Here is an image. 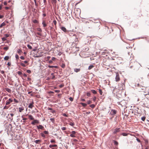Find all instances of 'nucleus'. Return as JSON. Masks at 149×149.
Wrapping results in <instances>:
<instances>
[{
    "label": "nucleus",
    "mask_w": 149,
    "mask_h": 149,
    "mask_svg": "<svg viewBox=\"0 0 149 149\" xmlns=\"http://www.w3.org/2000/svg\"><path fill=\"white\" fill-rule=\"evenodd\" d=\"M37 127L38 129H40L41 130H44V127L41 125H39L37 126Z\"/></svg>",
    "instance_id": "8"
},
{
    "label": "nucleus",
    "mask_w": 149,
    "mask_h": 149,
    "mask_svg": "<svg viewBox=\"0 0 149 149\" xmlns=\"http://www.w3.org/2000/svg\"><path fill=\"white\" fill-rule=\"evenodd\" d=\"M99 93H100V95H102V90L100 89H99Z\"/></svg>",
    "instance_id": "41"
},
{
    "label": "nucleus",
    "mask_w": 149,
    "mask_h": 149,
    "mask_svg": "<svg viewBox=\"0 0 149 149\" xmlns=\"http://www.w3.org/2000/svg\"><path fill=\"white\" fill-rule=\"evenodd\" d=\"M64 86V84H62L60 85L59 86L60 88H62Z\"/></svg>",
    "instance_id": "48"
},
{
    "label": "nucleus",
    "mask_w": 149,
    "mask_h": 149,
    "mask_svg": "<svg viewBox=\"0 0 149 149\" xmlns=\"http://www.w3.org/2000/svg\"><path fill=\"white\" fill-rule=\"evenodd\" d=\"M33 104L34 102H32V103L29 104L28 106V107L31 109H32L33 107L34 106V105H33Z\"/></svg>",
    "instance_id": "9"
},
{
    "label": "nucleus",
    "mask_w": 149,
    "mask_h": 149,
    "mask_svg": "<svg viewBox=\"0 0 149 149\" xmlns=\"http://www.w3.org/2000/svg\"><path fill=\"white\" fill-rule=\"evenodd\" d=\"M20 58L22 60H24V58L23 56H21L20 57Z\"/></svg>",
    "instance_id": "64"
},
{
    "label": "nucleus",
    "mask_w": 149,
    "mask_h": 149,
    "mask_svg": "<svg viewBox=\"0 0 149 149\" xmlns=\"http://www.w3.org/2000/svg\"><path fill=\"white\" fill-rule=\"evenodd\" d=\"M6 25V24L4 22H3L0 25V28H2L3 26H5Z\"/></svg>",
    "instance_id": "19"
},
{
    "label": "nucleus",
    "mask_w": 149,
    "mask_h": 149,
    "mask_svg": "<svg viewBox=\"0 0 149 149\" xmlns=\"http://www.w3.org/2000/svg\"><path fill=\"white\" fill-rule=\"evenodd\" d=\"M61 29L63 31L65 32L67 31V30L65 27H61Z\"/></svg>",
    "instance_id": "14"
},
{
    "label": "nucleus",
    "mask_w": 149,
    "mask_h": 149,
    "mask_svg": "<svg viewBox=\"0 0 149 149\" xmlns=\"http://www.w3.org/2000/svg\"><path fill=\"white\" fill-rule=\"evenodd\" d=\"M2 39L3 41H4L6 40V38L4 37L2 38Z\"/></svg>",
    "instance_id": "60"
},
{
    "label": "nucleus",
    "mask_w": 149,
    "mask_h": 149,
    "mask_svg": "<svg viewBox=\"0 0 149 149\" xmlns=\"http://www.w3.org/2000/svg\"><path fill=\"white\" fill-rule=\"evenodd\" d=\"M90 107H91L92 108H94L95 107V105H94V104H91L90 106Z\"/></svg>",
    "instance_id": "33"
},
{
    "label": "nucleus",
    "mask_w": 149,
    "mask_h": 149,
    "mask_svg": "<svg viewBox=\"0 0 149 149\" xmlns=\"http://www.w3.org/2000/svg\"><path fill=\"white\" fill-rule=\"evenodd\" d=\"M9 49V47H5L3 48V49L6 50H8Z\"/></svg>",
    "instance_id": "35"
},
{
    "label": "nucleus",
    "mask_w": 149,
    "mask_h": 149,
    "mask_svg": "<svg viewBox=\"0 0 149 149\" xmlns=\"http://www.w3.org/2000/svg\"><path fill=\"white\" fill-rule=\"evenodd\" d=\"M33 22L35 23H38V21L36 19H34L33 20Z\"/></svg>",
    "instance_id": "29"
},
{
    "label": "nucleus",
    "mask_w": 149,
    "mask_h": 149,
    "mask_svg": "<svg viewBox=\"0 0 149 149\" xmlns=\"http://www.w3.org/2000/svg\"><path fill=\"white\" fill-rule=\"evenodd\" d=\"M119 87L118 88V89H116V88H115L113 90V92H114L117 91H118L119 92H121V91L123 90V85L122 84H118Z\"/></svg>",
    "instance_id": "1"
},
{
    "label": "nucleus",
    "mask_w": 149,
    "mask_h": 149,
    "mask_svg": "<svg viewBox=\"0 0 149 149\" xmlns=\"http://www.w3.org/2000/svg\"><path fill=\"white\" fill-rule=\"evenodd\" d=\"M116 81L118 82L120 80L119 75L118 73H116V77H115Z\"/></svg>",
    "instance_id": "4"
},
{
    "label": "nucleus",
    "mask_w": 149,
    "mask_h": 149,
    "mask_svg": "<svg viewBox=\"0 0 149 149\" xmlns=\"http://www.w3.org/2000/svg\"><path fill=\"white\" fill-rule=\"evenodd\" d=\"M116 113V111L114 110H112L111 111L110 113L112 115H114Z\"/></svg>",
    "instance_id": "12"
},
{
    "label": "nucleus",
    "mask_w": 149,
    "mask_h": 149,
    "mask_svg": "<svg viewBox=\"0 0 149 149\" xmlns=\"http://www.w3.org/2000/svg\"><path fill=\"white\" fill-rule=\"evenodd\" d=\"M76 132L75 131H72L71 134L70 135V136L72 137H76Z\"/></svg>",
    "instance_id": "5"
},
{
    "label": "nucleus",
    "mask_w": 149,
    "mask_h": 149,
    "mask_svg": "<svg viewBox=\"0 0 149 149\" xmlns=\"http://www.w3.org/2000/svg\"><path fill=\"white\" fill-rule=\"evenodd\" d=\"M113 141L115 145H118V143L117 141Z\"/></svg>",
    "instance_id": "34"
},
{
    "label": "nucleus",
    "mask_w": 149,
    "mask_h": 149,
    "mask_svg": "<svg viewBox=\"0 0 149 149\" xmlns=\"http://www.w3.org/2000/svg\"><path fill=\"white\" fill-rule=\"evenodd\" d=\"M94 67V65H91L88 67V69L89 70H90L92 68H93Z\"/></svg>",
    "instance_id": "22"
},
{
    "label": "nucleus",
    "mask_w": 149,
    "mask_h": 149,
    "mask_svg": "<svg viewBox=\"0 0 149 149\" xmlns=\"http://www.w3.org/2000/svg\"><path fill=\"white\" fill-rule=\"evenodd\" d=\"M92 102L90 100H88L87 101V104H91Z\"/></svg>",
    "instance_id": "54"
},
{
    "label": "nucleus",
    "mask_w": 149,
    "mask_h": 149,
    "mask_svg": "<svg viewBox=\"0 0 149 149\" xmlns=\"http://www.w3.org/2000/svg\"><path fill=\"white\" fill-rule=\"evenodd\" d=\"M15 58L17 59H19V56L17 54H16L15 56Z\"/></svg>",
    "instance_id": "53"
},
{
    "label": "nucleus",
    "mask_w": 149,
    "mask_h": 149,
    "mask_svg": "<svg viewBox=\"0 0 149 149\" xmlns=\"http://www.w3.org/2000/svg\"><path fill=\"white\" fill-rule=\"evenodd\" d=\"M48 93L49 94H52V93H54V92L52 91H49Z\"/></svg>",
    "instance_id": "62"
},
{
    "label": "nucleus",
    "mask_w": 149,
    "mask_h": 149,
    "mask_svg": "<svg viewBox=\"0 0 149 149\" xmlns=\"http://www.w3.org/2000/svg\"><path fill=\"white\" fill-rule=\"evenodd\" d=\"M26 72L29 73H31V71L30 70H26Z\"/></svg>",
    "instance_id": "51"
},
{
    "label": "nucleus",
    "mask_w": 149,
    "mask_h": 149,
    "mask_svg": "<svg viewBox=\"0 0 149 149\" xmlns=\"http://www.w3.org/2000/svg\"><path fill=\"white\" fill-rule=\"evenodd\" d=\"M80 69L79 68H75L74 69V72H79L80 71Z\"/></svg>",
    "instance_id": "20"
},
{
    "label": "nucleus",
    "mask_w": 149,
    "mask_h": 149,
    "mask_svg": "<svg viewBox=\"0 0 149 149\" xmlns=\"http://www.w3.org/2000/svg\"><path fill=\"white\" fill-rule=\"evenodd\" d=\"M20 64L21 65H22V66L23 67H25L26 65H25V64H24V63H20Z\"/></svg>",
    "instance_id": "30"
},
{
    "label": "nucleus",
    "mask_w": 149,
    "mask_h": 149,
    "mask_svg": "<svg viewBox=\"0 0 149 149\" xmlns=\"http://www.w3.org/2000/svg\"><path fill=\"white\" fill-rule=\"evenodd\" d=\"M29 118L31 120H33L34 119L33 116L31 115H29Z\"/></svg>",
    "instance_id": "21"
},
{
    "label": "nucleus",
    "mask_w": 149,
    "mask_h": 149,
    "mask_svg": "<svg viewBox=\"0 0 149 149\" xmlns=\"http://www.w3.org/2000/svg\"><path fill=\"white\" fill-rule=\"evenodd\" d=\"M5 37V38H7L9 36V35L7 34H5L4 35Z\"/></svg>",
    "instance_id": "56"
},
{
    "label": "nucleus",
    "mask_w": 149,
    "mask_h": 149,
    "mask_svg": "<svg viewBox=\"0 0 149 149\" xmlns=\"http://www.w3.org/2000/svg\"><path fill=\"white\" fill-rule=\"evenodd\" d=\"M69 124L70 125L72 126H73L74 125V123L72 122H70L69 123Z\"/></svg>",
    "instance_id": "40"
},
{
    "label": "nucleus",
    "mask_w": 149,
    "mask_h": 149,
    "mask_svg": "<svg viewBox=\"0 0 149 149\" xmlns=\"http://www.w3.org/2000/svg\"><path fill=\"white\" fill-rule=\"evenodd\" d=\"M5 89L7 91L8 93H10L11 92V90L8 88H5Z\"/></svg>",
    "instance_id": "18"
},
{
    "label": "nucleus",
    "mask_w": 149,
    "mask_h": 149,
    "mask_svg": "<svg viewBox=\"0 0 149 149\" xmlns=\"http://www.w3.org/2000/svg\"><path fill=\"white\" fill-rule=\"evenodd\" d=\"M37 29L38 31L40 32H41L42 31L41 29L40 28H38Z\"/></svg>",
    "instance_id": "55"
},
{
    "label": "nucleus",
    "mask_w": 149,
    "mask_h": 149,
    "mask_svg": "<svg viewBox=\"0 0 149 149\" xmlns=\"http://www.w3.org/2000/svg\"><path fill=\"white\" fill-rule=\"evenodd\" d=\"M61 66L62 68H64L65 67V65L64 63H62Z\"/></svg>",
    "instance_id": "42"
},
{
    "label": "nucleus",
    "mask_w": 149,
    "mask_h": 149,
    "mask_svg": "<svg viewBox=\"0 0 149 149\" xmlns=\"http://www.w3.org/2000/svg\"><path fill=\"white\" fill-rule=\"evenodd\" d=\"M27 47H28L30 49H32V47L29 45H27Z\"/></svg>",
    "instance_id": "31"
},
{
    "label": "nucleus",
    "mask_w": 149,
    "mask_h": 149,
    "mask_svg": "<svg viewBox=\"0 0 149 149\" xmlns=\"http://www.w3.org/2000/svg\"><path fill=\"white\" fill-rule=\"evenodd\" d=\"M120 130V128H116L113 130V133L114 134H116L117 133L119 132Z\"/></svg>",
    "instance_id": "2"
},
{
    "label": "nucleus",
    "mask_w": 149,
    "mask_h": 149,
    "mask_svg": "<svg viewBox=\"0 0 149 149\" xmlns=\"http://www.w3.org/2000/svg\"><path fill=\"white\" fill-rule=\"evenodd\" d=\"M51 75H52V77L51 78L52 79H54L55 78V76L54 75L53 73H52Z\"/></svg>",
    "instance_id": "36"
},
{
    "label": "nucleus",
    "mask_w": 149,
    "mask_h": 149,
    "mask_svg": "<svg viewBox=\"0 0 149 149\" xmlns=\"http://www.w3.org/2000/svg\"><path fill=\"white\" fill-rule=\"evenodd\" d=\"M48 110H50V112H51L52 113H54L55 112V111L54 110L50 108L49 107L48 108Z\"/></svg>",
    "instance_id": "11"
},
{
    "label": "nucleus",
    "mask_w": 149,
    "mask_h": 149,
    "mask_svg": "<svg viewBox=\"0 0 149 149\" xmlns=\"http://www.w3.org/2000/svg\"><path fill=\"white\" fill-rule=\"evenodd\" d=\"M134 69L136 70H138L139 68L140 67V65L138 63H136L134 66Z\"/></svg>",
    "instance_id": "6"
},
{
    "label": "nucleus",
    "mask_w": 149,
    "mask_h": 149,
    "mask_svg": "<svg viewBox=\"0 0 149 149\" xmlns=\"http://www.w3.org/2000/svg\"><path fill=\"white\" fill-rule=\"evenodd\" d=\"M86 95L87 96H90L91 95V94L89 93H86Z\"/></svg>",
    "instance_id": "58"
},
{
    "label": "nucleus",
    "mask_w": 149,
    "mask_h": 149,
    "mask_svg": "<svg viewBox=\"0 0 149 149\" xmlns=\"http://www.w3.org/2000/svg\"><path fill=\"white\" fill-rule=\"evenodd\" d=\"M10 115L12 117V120H13V116H14V114L13 113H10Z\"/></svg>",
    "instance_id": "57"
},
{
    "label": "nucleus",
    "mask_w": 149,
    "mask_h": 149,
    "mask_svg": "<svg viewBox=\"0 0 149 149\" xmlns=\"http://www.w3.org/2000/svg\"><path fill=\"white\" fill-rule=\"evenodd\" d=\"M42 24L43 27H45L47 26V24L46 23L45 21L44 20L43 21Z\"/></svg>",
    "instance_id": "10"
},
{
    "label": "nucleus",
    "mask_w": 149,
    "mask_h": 149,
    "mask_svg": "<svg viewBox=\"0 0 149 149\" xmlns=\"http://www.w3.org/2000/svg\"><path fill=\"white\" fill-rule=\"evenodd\" d=\"M41 135L43 137L45 138V136L44 134V133H41Z\"/></svg>",
    "instance_id": "39"
},
{
    "label": "nucleus",
    "mask_w": 149,
    "mask_h": 149,
    "mask_svg": "<svg viewBox=\"0 0 149 149\" xmlns=\"http://www.w3.org/2000/svg\"><path fill=\"white\" fill-rule=\"evenodd\" d=\"M55 92L56 93H58L60 92V91L59 90H55Z\"/></svg>",
    "instance_id": "63"
},
{
    "label": "nucleus",
    "mask_w": 149,
    "mask_h": 149,
    "mask_svg": "<svg viewBox=\"0 0 149 149\" xmlns=\"http://www.w3.org/2000/svg\"><path fill=\"white\" fill-rule=\"evenodd\" d=\"M121 134L124 136H127L128 134L127 133H122Z\"/></svg>",
    "instance_id": "28"
},
{
    "label": "nucleus",
    "mask_w": 149,
    "mask_h": 149,
    "mask_svg": "<svg viewBox=\"0 0 149 149\" xmlns=\"http://www.w3.org/2000/svg\"><path fill=\"white\" fill-rule=\"evenodd\" d=\"M143 95H149V93L148 92V93H146L145 92H144L143 93Z\"/></svg>",
    "instance_id": "50"
},
{
    "label": "nucleus",
    "mask_w": 149,
    "mask_h": 149,
    "mask_svg": "<svg viewBox=\"0 0 149 149\" xmlns=\"http://www.w3.org/2000/svg\"><path fill=\"white\" fill-rule=\"evenodd\" d=\"M14 102H15V103H18L19 102H18V101L17 100H16L15 99V98H14Z\"/></svg>",
    "instance_id": "44"
},
{
    "label": "nucleus",
    "mask_w": 149,
    "mask_h": 149,
    "mask_svg": "<svg viewBox=\"0 0 149 149\" xmlns=\"http://www.w3.org/2000/svg\"><path fill=\"white\" fill-rule=\"evenodd\" d=\"M146 119V117H143L141 118V120L143 121H144Z\"/></svg>",
    "instance_id": "37"
},
{
    "label": "nucleus",
    "mask_w": 149,
    "mask_h": 149,
    "mask_svg": "<svg viewBox=\"0 0 149 149\" xmlns=\"http://www.w3.org/2000/svg\"><path fill=\"white\" fill-rule=\"evenodd\" d=\"M81 104L82 105V106L84 107H86L87 106V104L85 103H81Z\"/></svg>",
    "instance_id": "26"
},
{
    "label": "nucleus",
    "mask_w": 149,
    "mask_h": 149,
    "mask_svg": "<svg viewBox=\"0 0 149 149\" xmlns=\"http://www.w3.org/2000/svg\"><path fill=\"white\" fill-rule=\"evenodd\" d=\"M61 129L63 130H65L66 129V127H63L61 128Z\"/></svg>",
    "instance_id": "47"
},
{
    "label": "nucleus",
    "mask_w": 149,
    "mask_h": 149,
    "mask_svg": "<svg viewBox=\"0 0 149 149\" xmlns=\"http://www.w3.org/2000/svg\"><path fill=\"white\" fill-rule=\"evenodd\" d=\"M69 99L70 100V101H73V98L72 97H70L69 98Z\"/></svg>",
    "instance_id": "61"
},
{
    "label": "nucleus",
    "mask_w": 149,
    "mask_h": 149,
    "mask_svg": "<svg viewBox=\"0 0 149 149\" xmlns=\"http://www.w3.org/2000/svg\"><path fill=\"white\" fill-rule=\"evenodd\" d=\"M49 147L50 148H56V147H57V145H56V144H55V145H50L49 146Z\"/></svg>",
    "instance_id": "13"
},
{
    "label": "nucleus",
    "mask_w": 149,
    "mask_h": 149,
    "mask_svg": "<svg viewBox=\"0 0 149 149\" xmlns=\"http://www.w3.org/2000/svg\"><path fill=\"white\" fill-rule=\"evenodd\" d=\"M48 67L49 68H58V66H53V65H49Z\"/></svg>",
    "instance_id": "16"
},
{
    "label": "nucleus",
    "mask_w": 149,
    "mask_h": 149,
    "mask_svg": "<svg viewBox=\"0 0 149 149\" xmlns=\"http://www.w3.org/2000/svg\"><path fill=\"white\" fill-rule=\"evenodd\" d=\"M13 100V98H10L8 100H7L6 102V105H8L10 104L11 102H12Z\"/></svg>",
    "instance_id": "3"
},
{
    "label": "nucleus",
    "mask_w": 149,
    "mask_h": 149,
    "mask_svg": "<svg viewBox=\"0 0 149 149\" xmlns=\"http://www.w3.org/2000/svg\"><path fill=\"white\" fill-rule=\"evenodd\" d=\"M91 92L93 94H96L97 93V92L96 91H95V90H91Z\"/></svg>",
    "instance_id": "25"
},
{
    "label": "nucleus",
    "mask_w": 149,
    "mask_h": 149,
    "mask_svg": "<svg viewBox=\"0 0 149 149\" xmlns=\"http://www.w3.org/2000/svg\"><path fill=\"white\" fill-rule=\"evenodd\" d=\"M52 24H54V25L56 26V21L55 20L53 21Z\"/></svg>",
    "instance_id": "32"
},
{
    "label": "nucleus",
    "mask_w": 149,
    "mask_h": 149,
    "mask_svg": "<svg viewBox=\"0 0 149 149\" xmlns=\"http://www.w3.org/2000/svg\"><path fill=\"white\" fill-rule=\"evenodd\" d=\"M11 63L10 62H8V63L7 65H8V66H11Z\"/></svg>",
    "instance_id": "49"
},
{
    "label": "nucleus",
    "mask_w": 149,
    "mask_h": 149,
    "mask_svg": "<svg viewBox=\"0 0 149 149\" xmlns=\"http://www.w3.org/2000/svg\"><path fill=\"white\" fill-rule=\"evenodd\" d=\"M4 59L5 60H8L9 59V57L8 56H6Z\"/></svg>",
    "instance_id": "24"
},
{
    "label": "nucleus",
    "mask_w": 149,
    "mask_h": 149,
    "mask_svg": "<svg viewBox=\"0 0 149 149\" xmlns=\"http://www.w3.org/2000/svg\"><path fill=\"white\" fill-rule=\"evenodd\" d=\"M50 120L51 122L53 123H54V119L53 118H51L50 119Z\"/></svg>",
    "instance_id": "38"
},
{
    "label": "nucleus",
    "mask_w": 149,
    "mask_h": 149,
    "mask_svg": "<svg viewBox=\"0 0 149 149\" xmlns=\"http://www.w3.org/2000/svg\"><path fill=\"white\" fill-rule=\"evenodd\" d=\"M50 142L52 143H56L55 140H53V139L51 140L50 141Z\"/></svg>",
    "instance_id": "45"
},
{
    "label": "nucleus",
    "mask_w": 149,
    "mask_h": 149,
    "mask_svg": "<svg viewBox=\"0 0 149 149\" xmlns=\"http://www.w3.org/2000/svg\"><path fill=\"white\" fill-rule=\"evenodd\" d=\"M96 97L94 96L93 97V100L94 101H95L96 100Z\"/></svg>",
    "instance_id": "59"
},
{
    "label": "nucleus",
    "mask_w": 149,
    "mask_h": 149,
    "mask_svg": "<svg viewBox=\"0 0 149 149\" xmlns=\"http://www.w3.org/2000/svg\"><path fill=\"white\" fill-rule=\"evenodd\" d=\"M0 71L1 73L2 74H3V76L4 77H6V75L5 74H4L5 72L3 70H0Z\"/></svg>",
    "instance_id": "23"
},
{
    "label": "nucleus",
    "mask_w": 149,
    "mask_h": 149,
    "mask_svg": "<svg viewBox=\"0 0 149 149\" xmlns=\"http://www.w3.org/2000/svg\"><path fill=\"white\" fill-rule=\"evenodd\" d=\"M17 74L19 75H21L22 74V72H20V71H18L17 72Z\"/></svg>",
    "instance_id": "52"
},
{
    "label": "nucleus",
    "mask_w": 149,
    "mask_h": 149,
    "mask_svg": "<svg viewBox=\"0 0 149 149\" xmlns=\"http://www.w3.org/2000/svg\"><path fill=\"white\" fill-rule=\"evenodd\" d=\"M52 3H56V0H52Z\"/></svg>",
    "instance_id": "43"
},
{
    "label": "nucleus",
    "mask_w": 149,
    "mask_h": 149,
    "mask_svg": "<svg viewBox=\"0 0 149 149\" xmlns=\"http://www.w3.org/2000/svg\"><path fill=\"white\" fill-rule=\"evenodd\" d=\"M41 141V140H36L35 141V143L36 144H40V143Z\"/></svg>",
    "instance_id": "17"
},
{
    "label": "nucleus",
    "mask_w": 149,
    "mask_h": 149,
    "mask_svg": "<svg viewBox=\"0 0 149 149\" xmlns=\"http://www.w3.org/2000/svg\"><path fill=\"white\" fill-rule=\"evenodd\" d=\"M19 111L20 112H22V111L24 110V108L23 107H20L19 108Z\"/></svg>",
    "instance_id": "15"
},
{
    "label": "nucleus",
    "mask_w": 149,
    "mask_h": 149,
    "mask_svg": "<svg viewBox=\"0 0 149 149\" xmlns=\"http://www.w3.org/2000/svg\"><path fill=\"white\" fill-rule=\"evenodd\" d=\"M33 121L31 122V124L33 125H35V124H38L39 123V121L37 120L33 119Z\"/></svg>",
    "instance_id": "7"
},
{
    "label": "nucleus",
    "mask_w": 149,
    "mask_h": 149,
    "mask_svg": "<svg viewBox=\"0 0 149 149\" xmlns=\"http://www.w3.org/2000/svg\"><path fill=\"white\" fill-rule=\"evenodd\" d=\"M17 52L20 55L21 53L22 52V51L20 50V49H18L17 50Z\"/></svg>",
    "instance_id": "27"
},
{
    "label": "nucleus",
    "mask_w": 149,
    "mask_h": 149,
    "mask_svg": "<svg viewBox=\"0 0 149 149\" xmlns=\"http://www.w3.org/2000/svg\"><path fill=\"white\" fill-rule=\"evenodd\" d=\"M44 134H48L49 132L47 131H44Z\"/></svg>",
    "instance_id": "46"
}]
</instances>
